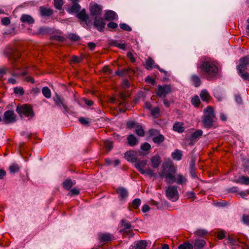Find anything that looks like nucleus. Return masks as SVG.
<instances>
[{
    "instance_id": "nucleus-1",
    "label": "nucleus",
    "mask_w": 249,
    "mask_h": 249,
    "mask_svg": "<svg viewBox=\"0 0 249 249\" xmlns=\"http://www.w3.org/2000/svg\"><path fill=\"white\" fill-rule=\"evenodd\" d=\"M177 172V168L171 161L166 162L162 165V170L160 173L161 178L164 177L168 183L176 182L178 184L183 185L187 182L186 178L181 174L174 175Z\"/></svg>"
},
{
    "instance_id": "nucleus-2",
    "label": "nucleus",
    "mask_w": 249,
    "mask_h": 249,
    "mask_svg": "<svg viewBox=\"0 0 249 249\" xmlns=\"http://www.w3.org/2000/svg\"><path fill=\"white\" fill-rule=\"evenodd\" d=\"M198 67L200 68L202 74L208 80H212L217 76L218 68L214 63H202Z\"/></svg>"
},
{
    "instance_id": "nucleus-3",
    "label": "nucleus",
    "mask_w": 249,
    "mask_h": 249,
    "mask_svg": "<svg viewBox=\"0 0 249 249\" xmlns=\"http://www.w3.org/2000/svg\"><path fill=\"white\" fill-rule=\"evenodd\" d=\"M215 119L213 109L211 107H208L204 110V115L202 120L204 127L208 129L211 128L213 127Z\"/></svg>"
},
{
    "instance_id": "nucleus-4",
    "label": "nucleus",
    "mask_w": 249,
    "mask_h": 249,
    "mask_svg": "<svg viewBox=\"0 0 249 249\" xmlns=\"http://www.w3.org/2000/svg\"><path fill=\"white\" fill-rule=\"evenodd\" d=\"M147 161L146 160H137L134 166L142 175H147L150 177H155V174L149 168H146Z\"/></svg>"
},
{
    "instance_id": "nucleus-5",
    "label": "nucleus",
    "mask_w": 249,
    "mask_h": 249,
    "mask_svg": "<svg viewBox=\"0 0 249 249\" xmlns=\"http://www.w3.org/2000/svg\"><path fill=\"white\" fill-rule=\"evenodd\" d=\"M16 111L21 117L32 118L34 115L32 107L27 105H24L21 107H17Z\"/></svg>"
},
{
    "instance_id": "nucleus-6",
    "label": "nucleus",
    "mask_w": 249,
    "mask_h": 249,
    "mask_svg": "<svg viewBox=\"0 0 249 249\" xmlns=\"http://www.w3.org/2000/svg\"><path fill=\"white\" fill-rule=\"evenodd\" d=\"M249 68V63H240L237 66L238 74L244 80L249 81V73L247 71Z\"/></svg>"
},
{
    "instance_id": "nucleus-7",
    "label": "nucleus",
    "mask_w": 249,
    "mask_h": 249,
    "mask_svg": "<svg viewBox=\"0 0 249 249\" xmlns=\"http://www.w3.org/2000/svg\"><path fill=\"white\" fill-rule=\"evenodd\" d=\"M166 195L168 199L175 202L178 198V194L177 187L170 186L166 190Z\"/></svg>"
},
{
    "instance_id": "nucleus-8",
    "label": "nucleus",
    "mask_w": 249,
    "mask_h": 249,
    "mask_svg": "<svg viewBox=\"0 0 249 249\" xmlns=\"http://www.w3.org/2000/svg\"><path fill=\"white\" fill-rule=\"evenodd\" d=\"M171 91L172 88L170 85H164L163 86L159 85L157 87L156 94L158 97L161 98L165 97L167 94L171 93Z\"/></svg>"
},
{
    "instance_id": "nucleus-9",
    "label": "nucleus",
    "mask_w": 249,
    "mask_h": 249,
    "mask_svg": "<svg viewBox=\"0 0 249 249\" xmlns=\"http://www.w3.org/2000/svg\"><path fill=\"white\" fill-rule=\"evenodd\" d=\"M5 53L9 59L11 60H17L21 56L20 53L18 51L13 49L6 50Z\"/></svg>"
},
{
    "instance_id": "nucleus-10",
    "label": "nucleus",
    "mask_w": 249,
    "mask_h": 249,
    "mask_svg": "<svg viewBox=\"0 0 249 249\" xmlns=\"http://www.w3.org/2000/svg\"><path fill=\"white\" fill-rule=\"evenodd\" d=\"M106 23L102 18L95 17L93 26L99 32H102L104 30Z\"/></svg>"
},
{
    "instance_id": "nucleus-11",
    "label": "nucleus",
    "mask_w": 249,
    "mask_h": 249,
    "mask_svg": "<svg viewBox=\"0 0 249 249\" xmlns=\"http://www.w3.org/2000/svg\"><path fill=\"white\" fill-rule=\"evenodd\" d=\"M89 11L91 16L97 17L102 15V7L97 3H94L90 6Z\"/></svg>"
},
{
    "instance_id": "nucleus-12",
    "label": "nucleus",
    "mask_w": 249,
    "mask_h": 249,
    "mask_svg": "<svg viewBox=\"0 0 249 249\" xmlns=\"http://www.w3.org/2000/svg\"><path fill=\"white\" fill-rule=\"evenodd\" d=\"M15 118V114L12 110H7L4 113L3 119L6 123L15 122L16 121Z\"/></svg>"
},
{
    "instance_id": "nucleus-13",
    "label": "nucleus",
    "mask_w": 249,
    "mask_h": 249,
    "mask_svg": "<svg viewBox=\"0 0 249 249\" xmlns=\"http://www.w3.org/2000/svg\"><path fill=\"white\" fill-rule=\"evenodd\" d=\"M193 248L195 249H202L206 245V241L204 239L196 238L193 241Z\"/></svg>"
},
{
    "instance_id": "nucleus-14",
    "label": "nucleus",
    "mask_w": 249,
    "mask_h": 249,
    "mask_svg": "<svg viewBox=\"0 0 249 249\" xmlns=\"http://www.w3.org/2000/svg\"><path fill=\"white\" fill-rule=\"evenodd\" d=\"M124 158L131 162H136L137 159L136 153L134 151H127L124 154Z\"/></svg>"
},
{
    "instance_id": "nucleus-15",
    "label": "nucleus",
    "mask_w": 249,
    "mask_h": 249,
    "mask_svg": "<svg viewBox=\"0 0 249 249\" xmlns=\"http://www.w3.org/2000/svg\"><path fill=\"white\" fill-rule=\"evenodd\" d=\"M134 73V70L130 68L123 69L121 70H118L115 71V74L120 76H123L124 75L131 76Z\"/></svg>"
},
{
    "instance_id": "nucleus-16",
    "label": "nucleus",
    "mask_w": 249,
    "mask_h": 249,
    "mask_svg": "<svg viewBox=\"0 0 249 249\" xmlns=\"http://www.w3.org/2000/svg\"><path fill=\"white\" fill-rule=\"evenodd\" d=\"M203 131L202 130L199 129L196 131L194 133H193L190 137V141H191V144H193L195 142H197L199 138L202 135Z\"/></svg>"
},
{
    "instance_id": "nucleus-17",
    "label": "nucleus",
    "mask_w": 249,
    "mask_h": 249,
    "mask_svg": "<svg viewBox=\"0 0 249 249\" xmlns=\"http://www.w3.org/2000/svg\"><path fill=\"white\" fill-rule=\"evenodd\" d=\"M76 17L81 21L87 22L89 16L86 14L85 9H82L80 12H78L76 14Z\"/></svg>"
},
{
    "instance_id": "nucleus-18",
    "label": "nucleus",
    "mask_w": 249,
    "mask_h": 249,
    "mask_svg": "<svg viewBox=\"0 0 249 249\" xmlns=\"http://www.w3.org/2000/svg\"><path fill=\"white\" fill-rule=\"evenodd\" d=\"M118 18L117 14L113 11L107 10L105 14V18L107 21H112Z\"/></svg>"
},
{
    "instance_id": "nucleus-19",
    "label": "nucleus",
    "mask_w": 249,
    "mask_h": 249,
    "mask_svg": "<svg viewBox=\"0 0 249 249\" xmlns=\"http://www.w3.org/2000/svg\"><path fill=\"white\" fill-rule=\"evenodd\" d=\"M151 166L154 168H158L160 163V157L159 155H155L151 159Z\"/></svg>"
},
{
    "instance_id": "nucleus-20",
    "label": "nucleus",
    "mask_w": 249,
    "mask_h": 249,
    "mask_svg": "<svg viewBox=\"0 0 249 249\" xmlns=\"http://www.w3.org/2000/svg\"><path fill=\"white\" fill-rule=\"evenodd\" d=\"M40 15L42 17H50L53 14V10L50 8H47L43 6L39 8Z\"/></svg>"
},
{
    "instance_id": "nucleus-21",
    "label": "nucleus",
    "mask_w": 249,
    "mask_h": 249,
    "mask_svg": "<svg viewBox=\"0 0 249 249\" xmlns=\"http://www.w3.org/2000/svg\"><path fill=\"white\" fill-rule=\"evenodd\" d=\"M20 21L29 24H32L35 22V20L33 17L27 14H23L20 17Z\"/></svg>"
},
{
    "instance_id": "nucleus-22",
    "label": "nucleus",
    "mask_w": 249,
    "mask_h": 249,
    "mask_svg": "<svg viewBox=\"0 0 249 249\" xmlns=\"http://www.w3.org/2000/svg\"><path fill=\"white\" fill-rule=\"evenodd\" d=\"M121 226L123 227V229L120 230V232H125L126 230L130 229L132 226L131 223L126 219H122L120 222Z\"/></svg>"
},
{
    "instance_id": "nucleus-23",
    "label": "nucleus",
    "mask_w": 249,
    "mask_h": 249,
    "mask_svg": "<svg viewBox=\"0 0 249 249\" xmlns=\"http://www.w3.org/2000/svg\"><path fill=\"white\" fill-rule=\"evenodd\" d=\"M190 80L196 87H198L201 84V79L199 76L196 74H193L190 77Z\"/></svg>"
},
{
    "instance_id": "nucleus-24",
    "label": "nucleus",
    "mask_w": 249,
    "mask_h": 249,
    "mask_svg": "<svg viewBox=\"0 0 249 249\" xmlns=\"http://www.w3.org/2000/svg\"><path fill=\"white\" fill-rule=\"evenodd\" d=\"M99 238L102 242H105L112 240L113 239V236L110 233H106L100 234Z\"/></svg>"
},
{
    "instance_id": "nucleus-25",
    "label": "nucleus",
    "mask_w": 249,
    "mask_h": 249,
    "mask_svg": "<svg viewBox=\"0 0 249 249\" xmlns=\"http://www.w3.org/2000/svg\"><path fill=\"white\" fill-rule=\"evenodd\" d=\"M201 100L204 102H208L211 98L209 92L206 89H203L200 93Z\"/></svg>"
},
{
    "instance_id": "nucleus-26",
    "label": "nucleus",
    "mask_w": 249,
    "mask_h": 249,
    "mask_svg": "<svg viewBox=\"0 0 249 249\" xmlns=\"http://www.w3.org/2000/svg\"><path fill=\"white\" fill-rule=\"evenodd\" d=\"M116 192L122 199H125L128 196L127 190L123 187H120L117 189Z\"/></svg>"
},
{
    "instance_id": "nucleus-27",
    "label": "nucleus",
    "mask_w": 249,
    "mask_h": 249,
    "mask_svg": "<svg viewBox=\"0 0 249 249\" xmlns=\"http://www.w3.org/2000/svg\"><path fill=\"white\" fill-rule=\"evenodd\" d=\"M80 6L77 2H74L71 6L68 9V11L70 13H77L80 10Z\"/></svg>"
},
{
    "instance_id": "nucleus-28",
    "label": "nucleus",
    "mask_w": 249,
    "mask_h": 249,
    "mask_svg": "<svg viewBox=\"0 0 249 249\" xmlns=\"http://www.w3.org/2000/svg\"><path fill=\"white\" fill-rule=\"evenodd\" d=\"M208 233V231L204 229H198L196 231H195L194 234L195 235L197 236V238L202 237L204 238L206 235H207Z\"/></svg>"
},
{
    "instance_id": "nucleus-29",
    "label": "nucleus",
    "mask_w": 249,
    "mask_h": 249,
    "mask_svg": "<svg viewBox=\"0 0 249 249\" xmlns=\"http://www.w3.org/2000/svg\"><path fill=\"white\" fill-rule=\"evenodd\" d=\"M182 153L181 150L176 149L172 153V157L174 160H180L182 159Z\"/></svg>"
},
{
    "instance_id": "nucleus-30",
    "label": "nucleus",
    "mask_w": 249,
    "mask_h": 249,
    "mask_svg": "<svg viewBox=\"0 0 249 249\" xmlns=\"http://www.w3.org/2000/svg\"><path fill=\"white\" fill-rule=\"evenodd\" d=\"M237 183L245 184L246 185H249V177L247 176H241L239 178L238 180L236 181Z\"/></svg>"
},
{
    "instance_id": "nucleus-31",
    "label": "nucleus",
    "mask_w": 249,
    "mask_h": 249,
    "mask_svg": "<svg viewBox=\"0 0 249 249\" xmlns=\"http://www.w3.org/2000/svg\"><path fill=\"white\" fill-rule=\"evenodd\" d=\"M155 63H145V68L147 69V70H151L153 67H155V68H158V69H159V70L161 71V72H163L165 75H167V76H168L169 75L168 74V71H165L162 69H160L159 67V66L157 65H155L154 66V64Z\"/></svg>"
},
{
    "instance_id": "nucleus-32",
    "label": "nucleus",
    "mask_w": 249,
    "mask_h": 249,
    "mask_svg": "<svg viewBox=\"0 0 249 249\" xmlns=\"http://www.w3.org/2000/svg\"><path fill=\"white\" fill-rule=\"evenodd\" d=\"M128 143L130 146H134L138 143L136 138L133 135H130L127 137Z\"/></svg>"
},
{
    "instance_id": "nucleus-33",
    "label": "nucleus",
    "mask_w": 249,
    "mask_h": 249,
    "mask_svg": "<svg viewBox=\"0 0 249 249\" xmlns=\"http://www.w3.org/2000/svg\"><path fill=\"white\" fill-rule=\"evenodd\" d=\"M74 184L75 183H73L71 179H67L63 182V187L65 189L69 190Z\"/></svg>"
},
{
    "instance_id": "nucleus-34",
    "label": "nucleus",
    "mask_w": 249,
    "mask_h": 249,
    "mask_svg": "<svg viewBox=\"0 0 249 249\" xmlns=\"http://www.w3.org/2000/svg\"><path fill=\"white\" fill-rule=\"evenodd\" d=\"M147 246L146 241L145 240H140L135 245V249H145Z\"/></svg>"
},
{
    "instance_id": "nucleus-35",
    "label": "nucleus",
    "mask_w": 249,
    "mask_h": 249,
    "mask_svg": "<svg viewBox=\"0 0 249 249\" xmlns=\"http://www.w3.org/2000/svg\"><path fill=\"white\" fill-rule=\"evenodd\" d=\"M173 129L175 131L182 133L184 131V127L183 124L180 123H176L173 125Z\"/></svg>"
},
{
    "instance_id": "nucleus-36",
    "label": "nucleus",
    "mask_w": 249,
    "mask_h": 249,
    "mask_svg": "<svg viewBox=\"0 0 249 249\" xmlns=\"http://www.w3.org/2000/svg\"><path fill=\"white\" fill-rule=\"evenodd\" d=\"M54 101L55 104H56V105H57L58 106H60V107L62 106L64 107V108L66 109V108H67L66 105L63 103L62 100L61 99V98L58 95H57L55 96V97H54Z\"/></svg>"
},
{
    "instance_id": "nucleus-37",
    "label": "nucleus",
    "mask_w": 249,
    "mask_h": 249,
    "mask_svg": "<svg viewBox=\"0 0 249 249\" xmlns=\"http://www.w3.org/2000/svg\"><path fill=\"white\" fill-rule=\"evenodd\" d=\"M42 92L43 95L47 99L51 97V92L50 89L47 87H44L42 89Z\"/></svg>"
},
{
    "instance_id": "nucleus-38",
    "label": "nucleus",
    "mask_w": 249,
    "mask_h": 249,
    "mask_svg": "<svg viewBox=\"0 0 249 249\" xmlns=\"http://www.w3.org/2000/svg\"><path fill=\"white\" fill-rule=\"evenodd\" d=\"M9 169L11 173L15 174L19 171V166L17 163H13L10 166Z\"/></svg>"
},
{
    "instance_id": "nucleus-39",
    "label": "nucleus",
    "mask_w": 249,
    "mask_h": 249,
    "mask_svg": "<svg viewBox=\"0 0 249 249\" xmlns=\"http://www.w3.org/2000/svg\"><path fill=\"white\" fill-rule=\"evenodd\" d=\"M238 242H239V241L230 236L228 239L225 240L224 244L233 246L237 245Z\"/></svg>"
},
{
    "instance_id": "nucleus-40",
    "label": "nucleus",
    "mask_w": 249,
    "mask_h": 249,
    "mask_svg": "<svg viewBox=\"0 0 249 249\" xmlns=\"http://www.w3.org/2000/svg\"><path fill=\"white\" fill-rule=\"evenodd\" d=\"M164 140V137L161 135L160 134L157 136L154 137L153 138V141L154 143L160 144L163 142Z\"/></svg>"
},
{
    "instance_id": "nucleus-41",
    "label": "nucleus",
    "mask_w": 249,
    "mask_h": 249,
    "mask_svg": "<svg viewBox=\"0 0 249 249\" xmlns=\"http://www.w3.org/2000/svg\"><path fill=\"white\" fill-rule=\"evenodd\" d=\"M178 248V249H193V245L190 243L185 242L180 245Z\"/></svg>"
},
{
    "instance_id": "nucleus-42",
    "label": "nucleus",
    "mask_w": 249,
    "mask_h": 249,
    "mask_svg": "<svg viewBox=\"0 0 249 249\" xmlns=\"http://www.w3.org/2000/svg\"><path fill=\"white\" fill-rule=\"evenodd\" d=\"M78 121L81 124L85 126H89L90 123V119L89 118L83 117L79 118Z\"/></svg>"
},
{
    "instance_id": "nucleus-43",
    "label": "nucleus",
    "mask_w": 249,
    "mask_h": 249,
    "mask_svg": "<svg viewBox=\"0 0 249 249\" xmlns=\"http://www.w3.org/2000/svg\"><path fill=\"white\" fill-rule=\"evenodd\" d=\"M191 104L196 107H198L200 104V101L197 95L195 96L191 99Z\"/></svg>"
},
{
    "instance_id": "nucleus-44",
    "label": "nucleus",
    "mask_w": 249,
    "mask_h": 249,
    "mask_svg": "<svg viewBox=\"0 0 249 249\" xmlns=\"http://www.w3.org/2000/svg\"><path fill=\"white\" fill-rule=\"evenodd\" d=\"M136 133L140 137H142L144 135V131L142 126L137 125L136 126Z\"/></svg>"
},
{
    "instance_id": "nucleus-45",
    "label": "nucleus",
    "mask_w": 249,
    "mask_h": 249,
    "mask_svg": "<svg viewBox=\"0 0 249 249\" xmlns=\"http://www.w3.org/2000/svg\"><path fill=\"white\" fill-rule=\"evenodd\" d=\"M64 4L63 0H54V6L55 8L60 10Z\"/></svg>"
},
{
    "instance_id": "nucleus-46",
    "label": "nucleus",
    "mask_w": 249,
    "mask_h": 249,
    "mask_svg": "<svg viewBox=\"0 0 249 249\" xmlns=\"http://www.w3.org/2000/svg\"><path fill=\"white\" fill-rule=\"evenodd\" d=\"M141 203V200L139 198H136L134 199L132 202V206L134 209H137L139 208Z\"/></svg>"
},
{
    "instance_id": "nucleus-47",
    "label": "nucleus",
    "mask_w": 249,
    "mask_h": 249,
    "mask_svg": "<svg viewBox=\"0 0 249 249\" xmlns=\"http://www.w3.org/2000/svg\"><path fill=\"white\" fill-rule=\"evenodd\" d=\"M68 37L72 41H79L80 39V37L79 36L71 33L69 34Z\"/></svg>"
},
{
    "instance_id": "nucleus-48",
    "label": "nucleus",
    "mask_w": 249,
    "mask_h": 249,
    "mask_svg": "<svg viewBox=\"0 0 249 249\" xmlns=\"http://www.w3.org/2000/svg\"><path fill=\"white\" fill-rule=\"evenodd\" d=\"M151 115L157 118L160 114V108L158 107H155L151 109Z\"/></svg>"
},
{
    "instance_id": "nucleus-49",
    "label": "nucleus",
    "mask_w": 249,
    "mask_h": 249,
    "mask_svg": "<svg viewBox=\"0 0 249 249\" xmlns=\"http://www.w3.org/2000/svg\"><path fill=\"white\" fill-rule=\"evenodd\" d=\"M137 125H139L138 124L134 121H129L126 123L127 128L129 129H132L134 127L136 128Z\"/></svg>"
},
{
    "instance_id": "nucleus-50",
    "label": "nucleus",
    "mask_w": 249,
    "mask_h": 249,
    "mask_svg": "<svg viewBox=\"0 0 249 249\" xmlns=\"http://www.w3.org/2000/svg\"><path fill=\"white\" fill-rule=\"evenodd\" d=\"M14 91L15 94L23 95L24 93L23 89L21 87H16L14 89Z\"/></svg>"
},
{
    "instance_id": "nucleus-51",
    "label": "nucleus",
    "mask_w": 249,
    "mask_h": 249,
    "mask_svg": "<svg viewBox=\"0 0 249 249\" xmlns=\"http://www.w3.org/2000/svg\"><path fill=\"white\" fill-rule=\"evenodd\" d=\"M120 28L125 31L130 32L132 31V28L126 23H120Z\"/></svg>"
},
{
    "instance_id": "nucleus-52",
    "label": "nucleus",
    "mask_w": 249,
    "mask_h": 249,
    "mask_svg": "<svg viewBox=\"0 0 249 249\" xmlns=\"http://www.w3.org/2000/svg\"><path fill=\"white\" fill-rule=\"evenodd\" d=\"M48 32L47 28L43 27H40L37 32V35H45Z\"/></svg>"
},
{
    "instance_id": "nucleus-53",
    "label": "nucleus",
    "mask_w": 249,
    "mask_h": 249,
    "mask_svg": "<svg viewBox=\"0 0 249 249\" xmlns=\"http://www.w3.org/2000/svg\"><path fill=\"white\" fill-rule=\"evenodd\" d=\"M121 87L124 89H128L130 87L129 81L126 79L124 80L122 83Z\"/></svg>"
},
{
    "instance_id": "nucleus-54",
    "label": "nucleus",
    "mask_w": 249,
    "mask_h": 249,
    "mask_svg": "<svg viewBox=\"0 0 249 249\" xmlns=\"http://www.w3.org/2000/svg\"><path fill=\"white\" fill-rule=\"evenodd\" d=\"M105 146L108 149V151H110L113 147L112 142L106 140L104 142Z\"/></svg>"
},
{
    "instance_id": "nucleus-55",
    "label": "nucleus",
    "mask_w": 249,
    "mask_h": 249,
    "mask_svg": "<svg viewBox=\"0 0 249 249\" xmlns=\"http://www.w3.org/2000/svg\"><path fill=\"white\" fill-rule=\"evenodd\" d=\"M141 148L143 151H147L151 148V145L149 143L145 142L141 145Z\"/></svg>"
},
{
    "instance_id": "nucleus-56",
    "label": "nucleus",
    "mask_w": 249,
    "mask_h": 249,
    "mask_svg": "<svg viewBox=\"0 0 249 249\" xmlns=\"http://www.w3.org/2000/svg\"><path fill=\"white\" fill-rule=\"evenodd\" d=\"M1 24L4 25H8L10 24V19L8 17L3 18L1 19Z\"/></svg>"
},
{
    "instance_id": "nucleus-57",
    "label": "nucleus",
    "mask_w": 249,
    "mask_h": 249,
    "mask_svg": "<svg viewBox=\"0 0 249 249\" xmlns=\"http://www.w3.org/2000/svg\"><path fill=\"white\" fill-rule=\"evenodd\" d=\"M53 38H52V39L59 42H63L65 40V38L64 37L60 36H53Z\"/></svg>"
},
{
    "instance_id": "nucleus-58",
    "label": "nucleus",
    "mask_w": 249,
    "mask_h": 249,
    "mask_svg": "<svg viewBox=\"0 0 249 249\" xmlns=\"http://www.w3.org/2000/svg\"><path fill=\"white\" fill-rule=\"evenodd\" d=\"M214 62L213 60L210 57H209L208 56H203L201 59V62Z\"/></svg>"
},
{
    "instance_id": "nucleus-59",
    "label": "nucleus",
    "mask_w": 249,
    "mask_h": 249,
    "mask_svg": "<svg viewBox=\"0 0 249 249\" xmlns=\"http://www.w3.org/2000/svg\"><path fill=\"white\" fill-rule=\"evenodd\" d=\"M145 82L151 84L152 85H154L155 84L156 81L155 80L150 76H148L145 78Z\"/></svg>"
},
{
    "instance_id": "nucleus-60",
    "label": "nucleus",
    "mask_w": 249,
    "mask_h": 249,
    "mask_svg": "<svg viewBox=\"0 0 249 249\" xmlns=\"http://www.w3.org/2000/svg\"><path fill=\"white\" fill-rule=\"evenodd\" d=\"M242 220L244 224L249 225V215L244 214L242 217Z\"/></svg>"
},
{
    "instance_id": "nucleus-61",
    "label": "nucleus",
    "mask_w": 249,
    "mask_h": 249,
    "mask_svg": "<svg viewBox=\"0 0 249 249\" xmlns=\"http://www.w3.org/2000/svg\"><path fill=\"white\" fill-rule=\"evenodd\" d=\"M107 26L109 28H111L112 29H115L118 27V24L114 22H109L107 24Z\"/></svg>"
},
{
    "instance_id": "nucleus-62",
    "label": "nucleus",
    "mask_w": 249,
    "mask_h": 249,
    "mask_svg": "<svg viewBox=\"0 0 249 249\" xmlns=\"http://www.w3.org/2000/svg\"><path fill=\"white\" fill-rule=\"evenodd\" d=\"M79 194V191L76 188L72 189L69 193L70 196L77 195Z\"/></svg>"
},
{
    "instance_id": "nucleus-63",
    "label": "nucleus",
    "mask_w": 249,
    "mask_h": 249,
    "mask_svg": "<svg viewBox=\"0 0 249 249\" xmlns=\"http://www.w3.org/2000/svg\"><path fill=\"white\" fill-rule=\"evenodd\" d=\"M127 56L131 61V62H135L136 60L135 57L133 56V54L130 52L127 53Z\"/></svg>"
},
{
    "instance_id": "nucleus-64",
    "label": "nucleus",
    "mask_w": 249,
    "mask_h": 249,
    "mask_svg": "<svg viewBox=\"0 0 249 249\" xmlns=\"http://www.w3.org/2000/svg\"><path fill=\"white\" fill-rule=\"evenodd\" d=\"M240 62H249V55L241 58L240 59Z\"/></svg>"
}]
</instances>
